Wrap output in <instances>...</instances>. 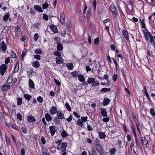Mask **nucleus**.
<instances>
[{
    "instance_id": "69168bd1",
    "label": "nucleus",
    "mask_w": 155,
    "mask_h": 155,
    "mask_svg": "<svg viewBox=\"0 0 155 155\" xmlns=\"http://www.w3.org/2000/svg\"><path fill=\"white\" fill-rule=\"evenodd\" d=\"M100 84L99 82H94L93 83L92 86H93L95 87L98 86Z\"/></svg>"
},
{
    "instance_id": "b1692460",
    "label": "nucleus",
    "mask_w": 155,
    "mask_h": 155,
    "mask_svg": "<svg viewBox=\"0 0 155 155\" xmlns=\"http://www.w3.org/2000/svg\"><path fill=\"white\" fill-rule=\"evenodd\" d=\"M95 80V78H88L87 81L88 83L89 84H92L94 83Z\"/></svg>"
},
{
    "instance_id": "7c9ffc66",
    "label": "nucleus",
    "mask_w": 155,
    "mask_h": 155,
    "mask_svg": "<svg viewBox=\"0 0 155 155\" xmlns=\"http://www.w3.org/2000/svg\"><path fill=\"white\" fill-rule=\"evenodd\" d=\"M116 151V149L114 147L109 150V152L111 154L113 155L115 154Z\"/></svg>"
},
{
    "instance_id": "4468645a",
    "label": "nucleus",
    "mask_w": 155,
    "mask_h": 155,
    "mask_svg": "<svg viewBox=\"0 0 155 155\" xmlns=\"http://www.w3.org/2000/svg\"><path fill=\"white\" fill-rule=\"evenodd\" d=\"M32 65L33 67L37 68L39 67L40 64L38 61H36L32 63Z\"/></svg>"
},
{
    "instance_id": "3c124183",
    "label": "nucleus",
    "mask_w": 155,
    "mask_h": 155,
    "mask_svg": "<svg viewBox=\"0 0 155 155\" xmlns=\"http://www.w3.org/2000/svg\"><path fill=\"white\" fill-rule=\"evenodd\" d=\"M38 34L36 33L34 35V39L35 41H36L38 38Z\"/></svg>"
},
{
    "instance_id": "20e7f679",
    "label": "nucleus",
    "mask_w": 155,
    "mask_h": 155,
    "mask_svg": "<svg viewBox=\"0 0 155 155\" xmlns=\"http://www.w3.org/2000/svg\"><path fill=\"white\" fill-rule=\"evenodd\" d=\"M141 142L143 146L146 147L148 143V140L146 139V137H140Z\"/></svg>"
},
{
    "instance_id": "9d476101",
    "label": "nucleus",
    "mask_w": 155,
    "mask_h": 155,
    "mask_svg": "<svg viewBox=\"0 0 155 155\" xmlns=\"http://www.w3.org/2000/svg\"><path fill=\"white\" fill-rule=\"evenodd\" d=\"M50 131L52 136H53L55 133V129L54 126H52L49 127Z\"/></svg>"
},
{
    "instance_id": "8fccbe9b",
    "label": "nucleus",
    "mask_w": 155,
    "mask_h": 155,
    "mask_svg": "<svg viewBox=\"0 0 155 155\" xmlns=\"http://www.w3.org/2000/svg\"><path fill=\"white\" fill-rule=\"evenodd\" d=\"M81 120L84 123L87 121L88 118L86 116V117H81Z\"/></svg>"
},
{
    "instance_id": "473e14b6",
    "label": "nucleus",
    "mask_w": 155,
    "mask_h": 155,
    "mask_svg": "<svg viewBox=\"0 0 155 155\" xmlns=\"http://www.w3.org/2000/svg\"><path fill=\"white\" fill-rule=\"evenodd\" d=\"M143 92H144V94H145V95L146 96V97H147V98L149 100L150 98H149V94H148V93L147 90L146 88L145 87H144Z\"/></svg>"
},
{
    "instance_id": "e433bc0d",
    "label": "nucleus",
    "mask_w": 155,
    "mask_h": 155,
    "mask_svg": "<svg viewBox=\"0 0 155 155\" xmlns=\"http://www.w3.org/2000/svg\"><path fill=\"white\" fill-rule=\"evenodd\" d=\"M140 25L141 26V27L142 28H143V29L146 28L145 27V24L144 23V20H140Z\"/></svg>"
},
{
    "instance_id": "dca6fc26",
    "label": "nucleus",
    "mask_w": 155,
    "mask_h": 155,
    "mask_svg": "<svg viewBox=\"0 0 155 155\" xmlns=\"http://www.w3.org/2000/svg\"><path fill=\"white\" fill-rule=\"evenodd\" d=\"M101 111L102 116L104 117H107V116L106 109L104 108H101Z\"/></svg>"
},
{
    "instance_id": "2eb2a0df",
    "label": "nucleus",
    "mask_w": 155,
    "mask_h": 155,
    "mask_svg": "<svg viewBox=\"0 0 155 155\" xmlns=\"http://www.w3.org/2000/svg\"><path fill=\"white\" fill-rule=\"evenodd\" d=\"M67 147V143H62L61 145V150L62 152H64L66 150Z\"/></svg>"
},
{
    "instance_id": "5fc2aeb1",
    "label": "nucleus",
    "mask_w": 155,
    "mask_h": 155,
    "mask_svg": "<svg viewBox=\"0 0 155 155\" xmlns=\"http://www.w3.org/2000/svg\"><path fill=\"white\" fill-rule=\"evenodd\" d=\"M150 114L153 116L155 115V113L154 109L153 108H151L150 110Z\"/></svg>"
},
{
    "instance_id": "de8ad7c7",
    "label": "nucleus",
    "mask_w": 155,
    "mask_h": 155,
    "mask_svg": "<svg viewBox=\"0 0 155 155\" xmlns=\"http://www.w3.org/2000/svg\"><path fill=\"white\" fill-rule=\"evenodd\" d=\"M21 129L22 130V132L25 134L27 132V127H24L21 128Z\"/></svg>"
},
{
    "instance_id": "f3484780",
    "label": "nucleus",
    "mask_w": 155,
    "mask_h": 155,
    "mask_svg": "<svg viewBox=\"0 0 155 155\" xmlns=\"http://www.w3.org/2000/svg\"><path fill=\"white\" fill-rule=\"evenodd\" d=\"M10 86L8 84L3 85L2 87V89L4 91H7L10 88Z\"/></svg>"
},
{
    "instance_id": "6ab92c4d",
    "label": "nucleus",
    "mask_w": 155,
    "mask_h": 155,
    "mask_svg": "<svg viewBox=\"0 0 155 155\" xmlns=\"http://www.w3.org/2000/svg\"><path fill=\"white\" fill-rule=\"evenodd\" d=\"M28 84L30 87L31 88H35V84L33 81L31 79H29L28 81Z\"/></svg>"
},
{
    "instance_id": "49530a36",
    "label": "nucleus",
    "mask_w": 155,
    "mask_h": 155,
    "mask_svg": "<svg viewBox=\"0 0 155 155\" xmlns=\"http://www.w3.org/2000/svg\"><path fill=\"white\" fill-rule=\"evenodd\" d=\"M150 43L151 44H152V45L154 46V47H155V42L153 40V37L152 36H151L150 38Z\"/></svg>"
},
{
    "instance_id": "09e8293b",
    "label": "nucleus",
    "mask_w": 155,
    "mask_h": 155,
    "mask_svg": "<svg viewBox=\"0 0 155 155\" xmlns=\"http://www.w3.org/2000/svg\"><path fill=\"white\" fill-rule=\"evenodd\" d=\"M5 139H6V144L8 145H10V142L9 138L7 136H5Z\"/></svg>"
},
{
    "instance_id": "a211bd4d",
    "label": "nucleus",
    "mask_w": 155,
    "mask_h": 155,
    "mask_svg": "<svg viewBox=\"0 0 155 155\" xmlns=\"http://www.w3.org/2000/svg\"><path fill=\"white\" fill-rule=\"evenodd\" d=\"M78 79L79 81L81 82H83L85 80V78L84 76L81 74H80L78 76Z\"/></svg>"
},
{
    "instance_id": "6e6d98bb",
    "label": "nucleus",
    "mask_w": 155,
    "mask_h": 155,
    "mask_svg": "<svg viewBox=\"0 0 155 155\" xmlns=\"http://www.w3.org/2000/svg\"><path fill=\"white\" fill-rule=\"evenodd\" d=\"M41 142L43 144H45L46 143L45 139L43 136L41 137Z\"/></svg>"
},
{
    "instance_id": "c85d7f7f",
    "label": "nucleus",
    "mask_w": 155,
    "mask_h": 155,
    "mask_svg": "<svg viewBox=\"0 0 155 155\" xmlns=\"http://www.w3.org/2000/svg\"><path fill=\"white\" fill-rule=\"evenodd\" d=\"M66 66L69 70H71L73 68V65L72 63H68L66 64Z\"/></svg>"
},
{
    "instance_id": "2f4dec72",
    "label": "nucleus",
    "mask_w": 155,
    "mask_h": 155,
    "mask_svg": "<svg viewBox=\"0 0 155 155\" xmlns=\"http://www.w3.org/2000/svg\"><path fill=\"white\" fill-rule=\"evenodd\" d=\"M19 64L18 62H16L15 64V67L14 70L15 73L18 71L19 68Z\"/></svg>"
},
{
    "instance_id": "774afa93",
    "label": "nucleus",
    "mask_w": 155,
    "mask_h": 155,
    "mask_svg": "<svg viewBox=\"0 0 155 155\" xmlns=\"http://www.w3.org/2000/svg\"><path fill=\"white\" fill-rule=\"evenodd\" d=\"M34 58L40 60L41 59V56L40 55L38 54L35 55L34 56Z\"/></svg>"
},
{
    "instance_id": "9b49d317",
    "label": "nucleus",
    "mask_w": 155,
    "mask_h": 155,
    "mask_svg": "<svg viewBox=\"0 0 155 155\" xmlns=\"http://www.w3.org/2000/svg\"><path fill=\"white\" fill-rule=\"evenodd\" d=\"M57 115L58 118L59 119H62L64 118V114L59 110L58 111Z\"/></svg>"
},
{
    "instance_id": "4c0bfd02",
    "label": "nucleus",
    "mask_w": 155,
    "mask_h": 155,
    "mask_svg": "<svg viewBox=\"0 0 155 155\" xmlns=\"http://www.w3.org/2000/svg\"><path fill=\"white\" fill-rule=\"evenodd\" d=\"M26 52L25 51H22V54L20 57V59L22 61L23 60L24 57L26 55Z\"/></svg>"
},
{
    "instance_id": "58836bf2",
    "label": "nucleus",
    "mask_w": 155,
    "mask_h": 155,
    "mask_svg": "<svg viewBox=\"0 0 155 155\" xmlns=\"http://www.w3.org/2000/svg\"><path fill=\"white\" fill-rule=\"evenodd\" d=\"M110 90V88H103L101 89V91L102 92H106L109 91Z\"/></svg>"
},
{
    "instance_id": "0eeeda50",
    "label": "nucleus",
    "mask_w": 155,
    "mask_h": 155,
    "mask_svg": "<svg viewBox=\"0 0 155 155\" xmlns=\"http://www.w3.org/2000/svg\"><path fill=\"white\" fill-rule=\"evenodd\" d=\"M50 28L54 33H56L58 32L57 27L54 25L51 24L50 25Z\"/></svg>"
},
{
    "instance_id": "f257e3e1",
    "label": "nucleus",
    "mask_w": 155,
    "mask_h": 155,
    "mask_svg": "<svg viewBox=\"0 0 155 155\" xmlns=\"http://www.w3.org/2000/svg\"><path fill=\"white\" fill-rule=\"evenodd\" d=\"M142 31L144 34L145 38L146 40H148L149 38H150L151 36H152L146 28L143 29Z\"/></svg>"
},
{
    "instance_id": "4be33fe9",
    "label": "nucleus",
    "mask_w": 155,
    "mask_h": 155,
    "mask_svg": "<svg viewBox=\"0 0 155 155\" xmlns=\"http://www.w3.org/2000/svg\"><path fill=\"white\" fill-rule=\"evenodd\" d=\"M45 117L46 120L48 121H51L52 120V117L48 113H46L45 114Z\"/></svg>"
},
{
    "instance_id": "a878e982",
    "label": "nucleus",
    "mask_w": 155,
    "mask_h": 155,
    "mask_svg": "<svg viewBox=\"0 0 155 155\" xmlns=\"http://www.w3.org/2000/svg\"><path fill=\"white\" fill-rule=\"evenodd\" d=\"M63 49V47L62 45L59 43H58L57 46V50L61 51H62Z\"/></svg>"
},
{
    "instance_id": "bb28decb",
    "label": "nucleus",
    "mask_w": 155,
    "mask_h": 155,
    "mask_svg": "<svg viewBox=\"0 0 155 155\" xmlns=\"http://www.w3.org/2000/svg\"><path fill=\"white\" fill-rule=\"evenodd\" d=\"M17 105L18 106L21 105L22 102V98L21 97H17Z\"/></svg>"
},
{
    "instance_id": "338daca9",
    "label": "nucleus",
    "mask_w": 155,
    "mask_h": 155,
    "mask_svg": "<svg viewBox=\"0 0 155 155\" xmlns=\"http://www.w3.org/2000/svg\"><path fill=\"white\" fill-rule=\"evenodd\" d=\"M87 128L89 131H91L93 130L92 127L90 125L87 124Z\"/></svg>"
},
{
    "instance_id": "603ef678",
    "label": "nucleus",
    "mask_w": 155,
    "mask_h": 155,
    "mask_svg": "<svg viewBox=\"0 0 155 155\" xmlns=\"http://www.w3.org/2000/svg\"><path fill=\"white\" fill-rule=\"evenodd\" d=\"M11 56L12 58H15L16 57V55L15 53L13 51H12L11 52Z\"/></svg>"
},
{
    "instance_id": "a18cd8bd",
    "label": "nucleus",
    "mask_w": 155,
    "mask_h": 155,
    "mask_svg": "<svg viewBox=\"0 0 155 155\" xmlns=\"http://www.w3.org/2000/svg\"><path fill=\"white\" fill-rule=\"evenodd\" d=\"M65 106L67 109L68 111H70L71 110V107L68 103H65Z\"/></svg>"
},
{
    "instance_id": "f8f14e48",
    "label": "nucleus",
    "mask_w": 155,
    "mask_h": 155,
    "mask_svg": "<svg viewBox=\"0 0 155 155\" xmlns=\"http://www.w3.org/2000/svg\"><path fill=\"white\" fill-rule=\"evenodd\" d=\"M56 61L57 64H60L63 62V59L61 56L57 57L56 58Z\"/></svg>"
},
{
    "instance_id": "37998d69",
    "label": "nucleus",
    "mask_w": 155,
    "mask_h": 155,
    "mask_svg": "<svg viewBox=\"0 0 155 155\" xmlns=\"http://www.w3.org/2000/svg\"><path fill=\"white\" fill-rule=\"evenodd\" d=\"M99 38L98 37L94 39V43L96 45H97L99 43Z\"/></svg>"
},
{
    "instance_id": "cd10ccee",
    "label": "nucleus",
    "mask_w": 155,
    "mask_h": 155,
    "mask_svg": "<svg viewBox=\"0 0 155 155\" xmlns=\"http://www.w3.org/2000/svg\"><path fill=\"white\" fill-rule=\"evenodd\" d=\"M77 124L80 127H82L83 125V122L81 120L78 119L77 121Z\"/></svg>"
},
{
    "instance_id": "1a4fd4ad",
    "label": "nucleus",
    "mask_w": 155,
    "mask_h": 155,
    "mask_svg": "<svg viewBox=\"0 0 155 155\" xmlns=\"http://www.w3.org/2000/svg\"><path fill=\"white\" fill-rule=\"evenodd\" d=\"M0 49L3 52H5L6 49V45L4 41H2L0 45Z\"/></svg>"
},
{
    "instance_id": "680f3d73",
    "label": "nucleus",
    "mask_w": 155,
    "mask_h": 155,
    "mask_svg": "<svg viewBox=\"0 0 155 155\" xmlns=\"http://www.w3.org/2000/svg\"><path fill=\"white\" fill-rule=\"evenodd\" d=\"M54 81L55 82V83L57 85H61V83L59 82V81L58 80L55 79V78H54Z\"/></svg>"
},
{
    "instance_id": "423d86ee",
    "label": "nucleus",
    "mask_w": 155,
    "mask_h": 155,
    "mask_svg": "<svg viewBox=\"0 0 155 155\" xmlns=\"http://www.w3.org/2000/svg\"><path fill=\"white\" fill-rule=\"evenodd\" d=\"M27 120L30 123H34L36 122L35 119L32 115L28 116L27 117Z\"/></svg>"
},
{
    "instance_id": "72a5a7b5",
    "label": "nucleus",
    "mask_w": 155,
    "mask_h": 155,
    "mask_svg": "<svg viewBox=\"0 0 155 155\" xmlns=\"http://www.w3.org/2000/svg\"><path fill=\"white\" fill-rule=\"evenodd\" d=\"M35 53L36 54H41L42 53V50L41 48L36 49L35 50Z\"/></svg>"
},
{
    "instance_id": "e2e57ef3",
    "label": "nucleus",
    "mask_w": 155,
    "mask_h": 155,
    "mask_svg": "<svg viewBox=\"0 0 155 155\" xmlns=\"http://www.w3.org/2000/svg\"><path fill=\"white\" fill-rule=\"evenodd\" d=\"M117 76L116 74H114L113 76L112 79L114 81H116L117 79Z\"/></svg>"
},
{
    "instance_id": "052dcab7",
    "label": "nucleus",
    "mask_w": 155,
    "mask_h": 155,
    "mask_svg": "<svg viewBox=\"0 0 155 155\" xmlns=\"http://www.w3.org/2000/svg\"><path fill=\"white\" fill-rule=\"evenodd\" d=\"M93 3L94 6V9L95 10L96 8V0H93Z\"/></svg>"
},
{
    "instance_id": "0e129e2a",
    "label": "nucleus",
    "mask_w": 155,
    "mask_h": 155,
    "mask_svg": "<svg viewBox=\"0 0 155 155\" xmlns=\"http://www.w3.org/2000/svg\"><path fill=\"white\" fill-rule=\"evenodd\" d=\"M10 58L8 57L5 60V64L6 65L9 63L10 61Z\"/></svg>"
},
{
    "instance_id": "39448f33",
    "label": "nucleus",
    "mask_w": 155,
    "mask_h": 155,
    "mask_svg": "<svg viewBox=\"0 0 155 155\" xmlns=\"http://www.w3.org/2000/svg\"><path fill=\"white\" fill-rule=\"evenodd\" d=\"M58 111L56 107H52L49 111V113L52 115H54L57 113Z\"/></svg>"
},
{
    "instance_id": "ea45409f",
    "label": "nucleus",
    "mask_w": 155,
    "mask_h": 155,
    "mask_svg": "<svg viewBox=\"0 0 155 155\" xmlns=\"http://www.w3.org/2000/svg\"><path fill=\"white\" fill-rule=\"evenodd\" d=\"M71 75L74 78H76L78 76V73L77 71H74L72 72Z\"/></svg>"
},
{
    "instance_id": "6e6552de",
    "label": "nucleus",
    "mask_w": 155,
    "mask_h": 155,
    "mask_svg": "<svg viewBox=\"0 0 155 155\" xmlns=\"http://www.w3.org/2000/svg\"><path fill=\"white\" fill-rule=\"evenodd\" d=\"M110 9L112 13L115 14L117 12V10L115 5L114 4L111 5L110 6Z\"/></svg>"
},
{
    "instance_id": "aec40b11",
    "label": "nucleus",
    "mask_w": 155,
    "mask_h": 155,
    "mask_svg": "<svg viewBox=\"0 0 155 155\" xmlns=\"http://www.w3.org/2000/svg\"><path fill=\"white\" fill-rule=\"evenodd\" d=\"M34 8L37 11L40 12H43L41 7L40 6L37 5H35L34 6Z\"/></svg>"
},
{
    "instance_id": "7ed1b4c3",
    "label": "nucleus",
    "mask_w": 155,
    "mask_h": 155,
    "mask_svg": "<svg viewBox=\"0 0 155 155\" xmlns=\"http://www.w3.org/2000/svg\"><path fill=\"white\" fill-rule=\"evenodd\" d=\"M96 148L101 155H102L103 153V150L101 145L99 144L96 145Z\"/></svg>"
},
{
    "instance_id": "79ce46f5",
    "label": "nucleus",
    "mask_w": 155,
    "mask_h": 155,
    "mask_svg": "<svg viewBox=\"0 0 155 155\" xmlns=\"http://www.w3.org/2000/svg\"><path fill=\"white\" fill-rule=\"evenodd\" d=\"M49 6V4L46 3H45L43 4L42 7L43 9H46L48 8Z\"/></svg>"
},
{
    "instance_id": "ddd939ff",
    "label": "nucleus",
    "mask_w": 155,
    "mask_h": 155,
    "mask_svg": "<svg viewBox=\"0 0 155 155\" xmlns=\"http://www.w3.org/2000/svg\"><path fill=\"white\" fill-rule=\"evenodd\" d=\"M123 35L127 41L129 40V37L128 36V34L127 31L123 30L122 31Z\"/></svg>"
},
{
    "instance_id": "c756f323",
    "label": "nucleus",
    "mask_w": 155,
    "mask_h": 155,
    "mask_svg": "<svg viewBox=\"0 0 155 155\" xmlns=\"http://www.w3.org/2000/svg\"><path fill=\"white\" fill-rule=\"evenodd\" d=\"M7 83L10 84L13 82V78L12 76H9L7 80Z\"/></svg>"
},
{
    "instance_id": "c03bdc74",
    "label": "nucleus",
    "mask_w": 155,
    "mask_h": 155,
    "mask_svg": "<svg viewBox=\"0 0 155 155\" xmlns=\"http://www.w3.org/2000/svg\"><path fill=\"white\" fill-rule=\"evenodd\" d=\"M17 116L18 119L19 120L21 121L22 120V117L20 113H18L17 115Z\"/></svg>"
},
{
    "instance_id": "5701e85b",
    "label": "nucleus",
    "mask_w": 155,
    "mask_h": 155,
    "mask_svg": "<svg viewBox=\"0 0 155 155\" xmlns=\"http://www.w3.org/2000/svg\"><path fill=\"white\" fill-rule=\"evenodd\" d=\"M110 101V100L108 98H106L104 100L103 102V104L104 106L107 105Z\"/></svg>"
},
{
    "instance_id": "13d9d810",
    "label": "nucleus",
    "mask_w": 155,
    "mask_h": 155,
    "mask_svg": "<svg viewBox=\"0 0 155 155\" xmlns=\"http://www.w3.org/2000/svg\"><path fill=\"white\" fill-rule=\"evenodd\" d=\"M9 17V15L8 13L6 14L4 16L3 19H8Z\"/></svg>"
},
{
    "instance_id": "f704fd0d",
    "label": "nucleus",
    "mask_w": 155,
    "mask_h": 155,
    "mask_svg": "<svg viewBox=\"0 0 155 155\" xmlns=\"http://www.w3.org/2000/svg\"><path fill=\"white\" fill-rule=\"evenodd\" d=\"M68 135V134L64 130H63L61 133L62 137L63 138H64L66 137Z\"/></svg>"
},
{
    "instance_id": "bf43d9fd",
    "label": "nucleus",
    "mask_w": 155,
    "mask_h": 155,
    "mask_svg": "<svg viewBox=\"0 0 155 155\" xmlns=\"http://www.w3.org/2000/svg\"><path fill=\"white\" fill-rule=\"evenodd\" d=\"M73 114L74 116L77 117V118H80V116L79 115V114L77 112L75 111H74L73 112Z\"/></svg>"
},
{
    "instance_id": "412c9836",
    "label": "nucleus",
    "mask_w": 155,
    "mask_h": 155,
    "mask_svg": "<svg viewBox=\"0 0 155 155\" xmlns=\"http://www.w3.org/2000/svg\"><path fill=\"white\" fill-rule=\"evenodd\" d=\"M99 135L100 138L101 139H104L106 136L104 133L101 131H100L99 132Z\"/></svg>"
},
{
    "instance_id": "4d7b16f0",
    "label": "nucleus",
    "mask_w": 155,
    "mask_h": 155,
    "mask_svg": "<svg viewBox=\"0 0 155 155\" xmlns=\"http://www.w3.org/2000/svg\"><path fill=\"white\" fill-rule=\"evenodd\" d=\"M60 19H65V16L63 13H61L60 16Z\"/></svg>"
},
{
    "instance_id": "864d4df0",
    "label": "nucleus",
    "mask_w": 155,
    "mask_h": 155,
    "mask_svg": "<svg viewBox=\"0 0 155 155\" xmlns=\"http://www.w3.org/2000/svg\"><path fill=\"white\" fill-rule=\"evenodd\" d=\"M91 15V10L88 9L87 13V18H89Z\"/></svg>"
},
{
    "instance_id": "f03ea898",
    "label": "nucleus",
    "mask_w": 155,
    "mask_h": 155,
    "mask_svg": "<svg viewBox=\"0 0 155 155\" xmlns=\"http://www.w3.org/2000/svg\"><path fill=\"white\" fill-rule=\"evenodd\" d=\"M7 69L6 65L3 64L0 66V72L1 75H3Z\"/></svg>"
},
{
    "instance_id": "393cba45",
    "label": "nucleus",
    "mask_w": 155,
    "mask_h": 155,
    "mask_svg": "<svg viewBox=\"0 0 155 155\" xmlns=\"http://www.w3.org/2000/svg\"><path fill=\"white\" fill-rule=\"evenodd\" d=\"M24 97L28 101H30L32 98L31 96L28 94H24Z\"/></svg>"
},
{
    "instance_id": "a19ab883",
    "label": "nucleus",
    "mask_w": 155,
    "mask_h": 155,
    "mask_svg": "<svg viewBox=\"0 0 155 155\" xmlns=\"http://www.w3.org/2000/svg\"><path fill=\"white\" fill-rule=\"evenodd\" d=\"M54 54L55 56L58 57H61V53L60 52L57 51H55L54 52Z\"/></svg>"
},
{
    "instance_id": "c9c22d12",
    "label": "nucleus",
    "mask_w": 155,
    "mask_h": 155,
    "mask_svg": "<svg viewBox=\"0 0 155 155\" xmlns=\"http://www.w3.org/2000/svg\"><path fill=\"white\" fill-rule=\"evenodd\" d=\"M37 101L40 103H42L43 101V98L41 96H39L37 98Z\"/></svg>"
}]
</instances>
